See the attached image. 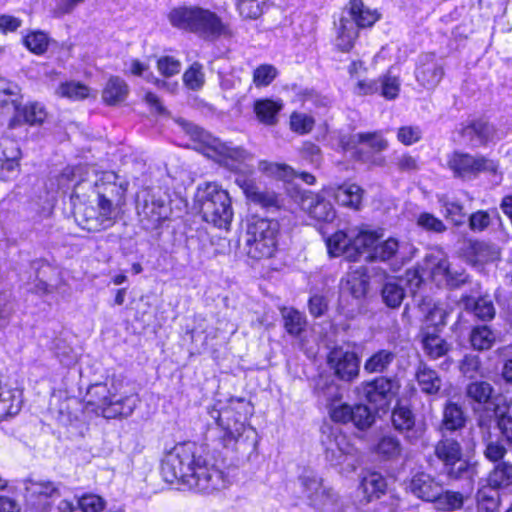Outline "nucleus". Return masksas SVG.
I'll use <instances>...</instances> for the list:
<instances>
[{"label": "nucleus", "instance_id": "49530a36", "mask_svg": "<svg viewBox=\"0 0 512 512\" xmlns=\"http://www.w3.org/2000/svg\"><path fill=\"white\" fill-rule=\"evenodd\" d=\"M470 344L478 351L489 350L496 341L494 331L487 325H477L470 333Z\"/></svg>", "mask_w": 512, "mask_h": 512}, {"label": "nucleus", "instance_id": "bb28decb", "mask_svg": "<svg viewBox=\"0 0 512 512\" xmlns=\"http://www.w3.org/2000/svg\"><path fill=\"white\" fill-rule=\"evenodd\" d=\"M467 423V416L461 405L447 401L443 407L440 431L442 434L453 433L462 430Z\"/></svg>", "mask_w": 512, "mask_h": 512}, {"label": "nucleus", "instance_id": "774afa93", "mask_svg": "<svg viewBox=\"0 0 512 512\" xmlns=\"http://www.w3.org/2000/svg\"><path fill=\"white\" fill-rule=\"evenodd\" d=\"M469 228L473 232H482L491 224V218L486 210H477L469 216Z\"/></svg>", "mask_w": 512, "mask_h": 512}, {"label": "nucleus", "instance_id": "f257e3e1", "mask_svg": "<svg viewBox=\"0 0 512 512\" xmlns=\"http://www.w3.org/2000/svg\"><path fill=\"white\" fill-rule=\"evenodd\" d=\"M195 441L183 440L166 450L159 465L162 480L177 488L199 495H213L231 485L224 467Z\"/></svg>", "mask_w": 512, "mask_h": 512}, {"label": "nucleus", "instance_id": "09e8293b", "mask_svg": "<svg viewBox=\"0 0 512 512\" xmlns=\"http://www.w3.org/2000/svg\"><path fill=\"white\" fill-rule=\"evenodd\" d=\"M373 452L383 460L398 458L401 454L400 441L395 436L384 435L373 446Z\"/></svg>", "mask_w": 512, "mask_h": 512}, {"label": "nucleus", "instance_id": "9b49d317", "mask_svg": "<svg viewBox=\"0 0 512 512\" xmlns=\"http://www.w3.org/2000/svg\"><path fill=\"white\" fill-rule=\"evenodd\" d=\"M400 388V381L396 377L377 376L361 383L364 400L377 412L390 408Z\"/></svg>", "mask_w": 512, "mask_h": 512}, {"label": "nucleus", "instance_id": "72a5a7b5", "mask_svg": "<svg viewBox=\"0 0 512 512\" xmlns=\"http://www.w3.org/2000/svg\"><path fill=\"white\" fill-rule=\"evenodd\" d=\"M56 94L60 98L70 101H84L93 97V91L87 84L77 80H66L61 82L56 90Z\"/></svg>", "mask_w": 512, "mask_h": 512}, {"label": "nucleus", "instance_id": "a18cd8bd", "mask_svg": "<svg viewBox=\"0 0 512 512\" xmlns=\"http://www.w3.org/2000/svg\"><path fill=\"white\" fill-rule=\"evenodd\" d=\"M416 307L421 313V319L426 322H434L437 317L442 318L441 304L430 295H414Z\"/></svg>", "mask_w": 512, "mask_h": 512}, {"label": "nucleus", "instance_id": "ea45409f", "mask_svg": "<svg viewBox=\"0 0 512 512\" xmlns=\"http://www.w3.org/2000/svg\"><path fill=\"white\" fill-rule=\"evenodd\" d=\"M494 389L492 385L483 380L470 382L465 389V394L471 404L480 407L486 406L492 399Z\"/></svg>", "mask_w": 512, "mask_h": 512}, {"label": "nucleus", "instance_id": "052dcab7", "mask_svg": "<svg viewBox=\"0 0 512 512\" xmlns=\"http://www.w3.org/2000/svg\"><path fill=\"white\" fill-rule=\"evenodd\" d=\"M444 208V217L450 221L454 226L459 227L465 221L464 206L457 201L445 200L442 202Z\"/></svg>", "mask_w": 512, "mask_h": 512}, {"label": "nucleus", "instance_id": "f3484780", "mask_svg": "<svg viewBox=\"0 0 512 512\" xmlns=\"http://www.w3.org/2000/svg\"><path fill=\"white\" fill-rule=\"evenodd\" d=\"M344 9L361 31L371 30L382 19L381 11L368 6L364 0H348Z\"/></svg>", "mask_w": 512, "mask_h": 512}, {"label": "nucleus", "instance_id": "0eeeda50", "mask_svg": "<svg viewBox=\"0 0 512 512\" xmlns=\"http://www.w3.org/2000/svg\"><path fill=\"white\" fill-rule=\"evenodd\" d=\"M287 196L315 223H330L336 217V211L325 195V188L319 191L304 189L293 185L286 190Z\"/></svg>", "mask_w": 512, "mask_h": 512}, {"label": "nucleus", "instance_id": "dca6fc26", "mask_svg": "<svg viewBox=\"0 0 512 512\" xmlns=\"http://www.w3.org/2000/svg\"><path fill=\"white\" fill-rule=\"evenodd\" d=\"M441 487V482L425 472H417L407 484V490L417 499L432 504L440 495Z\"/></svg>", "mask_w": 512, "mask_h": 512}, {"label": "nucleus", "instance_id": "6e6d98bb", "mask_svg": "<svg viewBox=\"0 0 512 512\" xmlns=\"http://www.w3.org/2000/svg\"><path fill=\"white\" fill-rule=\"evenodd\" d=\"M263 4L260 0H234L236 11L248 20H256L263 14Z\"/></svg>", "mask_w": 512, "mask_h": 512}, {"label": "nucleus", "instance_id": "2eb2a0df", "mask_svg": "<svg viewBox=\"0 0 512 512\" xmlns=\"http://www.w3.org/2000/svg\"><path fill=\"white\" fill-rule=\"evenodd\" d=\"M390 423L392 428L406 439L416 438L418 435L417 416L410 404L398 399L391 409Z\"/></svg>", "mask_w": 512, "mask_h": 512}, {"label": "nucleus", "instance_id": "3c124183", "mask_svg": "<svg viewBox=\"0 0 512 512\" xmlns=\"http://www.w3.org/2000/svg\"><path fill=\"white\" fill-rule=\"evenodd\" d=\"M315 119L313 116L293 111L289 116V128L297 135H307L311 133L315 127Z\"/></svg>", "mask_w": 512, "mask_h": 512}, {"label": "nucleus", "instance_id": "13d9d810", "mask_svg": "<svg viewBox=\"0 0 512 512\" xmlns=\"http://www.w3.org/2000/svg\"><path fill=\"white\" fill-rule=\"evenodd\" d=\"M184 85L193 91L200 90L205 83V76L202 71V65L194 62L183 73L182 76Z\"/></svg>", "mask_w": 512, "mask_h": 512}, {"label": "nucleus", "instance_id": "c9c22d12", "mask_svg": "<svg viewBox=\"0 0 512 512\" xmlns=\"http://www.w3.org/2000/svg\"><path fill=\"white\" fill-rule=\"evenodd\" d=\"M396 359V353L388 349L374 351L364 362V371L368 374H382L390 368Z\"/></svg>", "mask_w": 512, "mask_h": 512}, {"label": "nucleus", "instance_id": "7ed1b4c3", "mask_svg": "<svg viewBox=\"0 0 512 512\" xmlns=\"http://www.w3.org/2000/svg\"><path fill=\"white\" fill-rule=\"evenodd\" d=\"M170 25L182 32L192 33L204 39L231 37L230 24L215 11L199 5L182 4L171 8L167 14Z\"/></svg>", "mask_w": 512, "mask_h": 512}, {"label": "nucleus", "instance_id": "b1692460", "mask_svg": "<svg viewBox=\"0 0 512 512\" xmlns=\"http://www.w3.org/2000/svg\"><path fill=\"white\" fill-rule=\"evenodd\" d=\"M381 237L382 234L376 230L360 229L350 237L348 262H358L365 252L370 253L375 241Z\"/></svg>", "mask_w": 512, "mask_h": 512}, {"label": "nucleus", "instance_id": "cd10ccee", "mask_svg": "<svg viewBox=\"0 0 512 512\" xmlns=\"http://www.w3.org/2000/svg\"><path fill=\"white\" fill-rule=\"evenodd\" d=\"M282 324L285 332L293 338L300 339L308 328L306 315L295 307L281 309Z\"/></svg>", "mask_w": 512, "mask_h": 512}, {"label": "nucleus", "instance_id": "a211bd4d", "mask_svg": "<svg viewBox=\"0 0 512 512\" xmlns=\"http://www.w3.org/2000/svg\"><path fill=\"white\" fill-rule=\"evenodd\" d=\"M23 393L12 387L0 373V422L15 417L22 408Z\"/></svg>", "mask_w": 512, "mask_h": 512}, {"label": "nucleus", "instance_id": "6ab92c4d", "mask_svg": "<svg viewBox=\"0 0 512 512\" xmlns=\"http://www.w3.org/2000/svg\"><path fill=\"white\" fill-rule=\"evenodd\" d=\"M388 489L387 479L380 472L367 470L360 478L358 491L361 494V502L368 504L384 496Z\"/></svg>", "mask_w": 512, "mask_h": 512}, {"label": "nucleus", "instance_id": "473e14b6", "mask_svg": "<svg viewBox=\"0 0 512 512\" xmlns=\"http://www.w3.org/2000/svg\"><path fill=\"white\" fill-rule=\"evenodd\" d=\"M335 190V195L337 197H340L341 195L344 196V198L341 200L342 206L354 211L361 210L363 206V197L365 191L360 185L356 183L344 182L337 185Z\"/></svg>", "mask_w": 512, "mask_h": 512}, {"label": "nucleus", "instance_id": "c03bdc74", "mask_svg": "<svg viewBox=\"0 0 512 512\" xmlns=\"http://www.w3.org/2000/svg\"><path fill=\"white\" fill-rule=\"evenodd\" d=\"M350 237L344 230H337L325 238L327 252L330 257L343 256L348 261Z\"/></svg>", "mask_w": 512, "mask_h": 512}, {"label": "nucleus", "instance_id": "0e129e2a", "mask_svg": "<svg viewBox=\"0 0 512 512\" xmlns=\"http://www.w3.org/2000/svg\"><path fill=\"white\" fill-rule=\"evenodd\" d=\"M307 307L309 314L313 318H320L328 312L329 301L324 294L314 293L309 296L307 300Z\"/></svg>", "mask_w": 512, "mask_h": 512}, {"label": "nucleus", "instance_id": "a19ab883", "mask_svg": "<svg viewBox=\"0 0 512 512\" xmlns=\"http://www.w3.org/2000/svg\"><path fill=\"white\" fill-rule=\"evenodd\" d=\"M487 480L493 489H512V463L502 461L495 464Z\"/></svg>", "mask_w": 512, "mask_h": 512}, {"label": "nucleus", "instance_id": "4be33fe9", "mask_svg": "<svg viewBox=\"0 0 512 512\" xmlns=\"http://www.w3.org/2000/svg\"><path fill=\"white\" fill-rule=\"evenodd\" d=\"M495 134L494 126L488 119L480 117L467 121L459 130V135L469 140H478L480 146H487Z\"/></svg>", "mask_w": 512, "mask_h": 512}, {"label": "nucleus", "instance_id": "f03ea898", "mask_svg": "<svg viewBox=\"0 0 512 512\" xmlns=\"http://www.w3.org/2000/svg\"><path fill=\"white\" fill-rule=\"evenodd\" d=\"M214 420L216 434L212 441L222 451L236 455L256 450L260 437L256 428L250 424L254 408L250 400L244 397H230L226 405L216 408L207 407Z\"/></svg>", "mask_w": 512, "mask_h": 512}, {"label": "nucleus", "instance_id": "4d7b16f0", "mask_svg": "<svg viewBox=\"0 0 512 512\" xmlns=\"http://www.w3.org/2000/svg\"><path fill=\"white\" fill-rule=\"evenodd\" d=\"M278 71L272 64L264 63L258 65L252 74L253 84L257 88L269 86L277 77Z\"/></svg>", "mask_w": 512, "mask_h": 512}, {"label": "nucleus", "instance_id": "412c9836", "mask_svg": "<svg viewBox=\"0 0 512 512\" xmlns=\"http://www.w3.org/2000/svg\"><path fill=\"white\" fill-rule=\"evenodd\" d=\"M335 48L341 53L351 52L360 37L361 30L346 16H340L335 22Z\"/></svg>", "mask_w": 512, "mask_h": 512}, {"label": "nucleus", "instance_id": "603ef678", "mask_svg": "<svg viewBox=\"0 0 512 512\" xmlns=\"http://www.w3.org/2000/svg\"><path fill=\"white\" fill-rule=\"evenodd\" d=\"M355 139L357 144H366L374 153H381L388 148V141L381 131L359 132Z\"/></svg>", "mask_w": 512, "mask_h": 512}, {"label": "nucleus", "instance_id": "aec40b11", "mask_svg": "<svg viewBox=\"0 0 512 512\" xmlns=\"http://www.w3.org/2000/svg\"><path fill=\"white\" fill-rule=\"evenodd\" d=\"M240 187L248 201L264 209H280L283 206L280 193L273 190H261L254 181H244Z\"/></svg>", "mask_w": 512, "mask_h": 512}, {"label": "nucleus", "instance_id": "1a4fd4ad", "mask_svg": "<svg viewBox=\"0 0 512 512\" xmlns=\"http://www.w3.org/2000/svg\"><path fill=\"white\" fill-rule=\"evenodd\" d=\"M302 491L309 505L319 512H340V496L331 487L324 486L323 479L316 474H302L299 477Z\"/></svg>", "mask_w": 512, "mask_h": 512}, {"label": "nucleus", "instance_id": "423d86ee", "mask_svg": "<svg viewBox=\"0 0 512 512\" xmlns=\"http://www.w3.org/2000/svg\"><path fill=\"white\" fill-rule=\"evenodd\" d=\"M278 237L277 221L252 215L246 228L247 256L255 261L273 258L278 251Z\"/></svg>", "mask_w": 512, "mask_h": 512}, {"label": "nucleus", "instance_id": "5701e85b", "mask_svg": "<svg viewBox=\"0 0 512 512\" xmlns=\"http://www.w3.org/2000/svg\"><path fill=\"white\" fill-rule=\"evenodd\" d=\"M129 92V85L123 78L111 75L101 90V100L106 106L116 107L126 101Z\"/></svg>", "mask_w": 512, "mask_h": 512}, {"label": "nucleus", "instance_id": "864d4df0", "mask_svg": "<svg viewBox=\"0 0 512 512\" xmlns=\"http://www.w3.org/2000/svg\"><path fill=\"white\" fill-rule=\"evenodd\" d=\"M375 422V416L366 404L357 403L352 407L351 423L359 429L366 430Z\"/></svg>", "mask_w": 512, "mask_h": 512}, {"label": "nucleus", "instance_id": "58836bf2", "mask_svg": "<svg viewBox=\"0 0 512 512\" xmlns=\"http://www.w3.org/2000/svg\"><path fill=\"white\" fill-rule=\"evenodd\" d=\"M51 39L43 30H29L22 36V45L33 55L43 56L49 49Z\"/></svg>", "mask_w": 512, "mask_h": 512}, {"label": "nucleus", "instance_id": "4468645a", "mask_svg": "<svg viewBox=\"0 0 512 512\" xmlns=\"http://www.w3.org/2000/svg\"><path fill=\"white\" fill-rule=\"evenodd\" d=\"M139 216L142 228L157 238L162 235L163 224L169 220L167 207L161 199L145 201Z\"/></svg>", "mask_w": 512, "mask_h": 512}, {"label": "nucleus", "instance_id": "de8ad7c7", "mask_svg": "<svg viewBox=\"0 0 512 512\" xmlns=\"http://www.w3.org/2000/svg\"><path fill=\"white\" fill-rule=\"evenodd\" d=\"M378 95L387 101L398 98L401 90V82L398 76L393 75L390 70L382 73L378 78Z\"/></svg>", "mask_w": 512, "mask_h": 512}, {"label": "nucleus", "instance_id": "69168bd1", "mask_svg": "<svg viewBox=\"0 0 512 512\" xmlns=\"http://www.w3.org/2000/svg\"><path fill=\"white\" fill-rule=\"evenodd\" d=\"M417 225L426 231L434 233H443L447 229L441 219L429 212H422L418 215Z\"/></svg>", "mask_w": 512, "mask_h": 512}, {"label": "nucleus", "instance_id": "39448f33", "mask_svg": "<svg viewBox=\"0 0 512 512\" xmlns=\"http://www.w3.org/2000/svg\"><path fill=\"white\" fill-rule=\"evenodd\" d=\"M198 211L202 220L215 228L229 230L234 212L229 192L217 182L198 187Z\"/></svg>", "mask_w": 512, "mask_h": 512}, {"label": "nucleus", "instance_id": "f704fd0d", "mask_svg": "<svg viewBox=\"0 0 512 512\" xmlns=\"http://www.w3.org/2000/svg\"><path fill=\"white\" fill-rule=\"evenodd\" d=\"M260 167L261 171L266 176L286 185H290V187L294 185L293 181L297 179L296 170L286 163L263 161ZM287 188H289V186Z\"/></svg>", "mask_w": 512, "mask_h": 512}, {"label": "nucleus", "instance_id": "bf43d9fd", "mask_svg": "<svg viewBox=\"0 0 512 512\" xmlns=\"http://www.w3.org/2000/svg\"><path fill=\"white\" fill-rule=\"evenodd\" d=\"M396 138L404 146H412L423 138V131L417 125H402L397 129Z\"/></svg>", "mask_w": 512, "mask_h": 512}, {"label": "nucleus", "instance_id": "6e6552de", "mask_svg": "<svg viewBox=\"0 0 512 512\" xmlns=\"http://www.w3.org/2000/svg\"><path fill=\"white\" fill-rule=\"evenodd\" d=\"M434 455L442 463L443 470L450 480L471 479L474 466L469 459L464 458L459 441L442 434L434 446Z\"/></svg>", "mask_w": 512, "mask_h": 512}, {"label": "nucleus", "instance_id": "20e7f679", "mask_svg": "<svg viewBox=\"0 0 512 512\" xmlns=\"http://www.w3.org/2000/svg\"><path fill=\"white\" fill-rule=\"evenodd\" d=\"M139 403L137 393L119 395L114 381L91 384L83 397V409L105 419L129 417Z\"/></svg>", "mask_w": 512, "mask_h": 512}, {"label": "nucleus", "instance_id": "8fccbe9b", "mask_svg": "<svg viewBox=\"0 0 512 512\" xmlns=\"http://www.w3.org/2000/svg\"><path fill=\"white\" fill-rule=\"evenodd\" d=\"M444 77L441 65L421 63L416 69V79L423 86L437 85Z\"/></svg>", "mask_w": 512, "mask_h": 512}, {"label": "nucleus", "instance_id": "2f4dec72", "mask_svg": "<svg viewBox=\"0 0 512 512\" xmlns=\"http://www.w3.org/2000/svg\"><path fill=\"white\" fill-rule=\"evenodd\" d=\"M493 254L492 246L483 241H470L469 244L463 248V257L467 263L474 267L484 266L493 261Z\"/></svg>", "mask_w": 512, "mask_h": 512}, {"label": "nucleus", "instance_id": "5fc2aeb1", "mask_svg": "<svg viewBox=\"0 0 512 512\" xmlns=\"http://www.w3.org/2000/svg\"><path fill=\"white\" fill-rule=\"evenodd\" d=\"M384 303L390 308H398L404 297V288L396 282H386L381 290Z\"/></svg>", "mask_w": 512, "mask_h": 512}, {"label": "nucleus", "instance_id": "393cba45", "mask_svg": "<svg viewBox=\"0 0 512 512\" xmlns=\"http://www.w3.org/2000/svg\"><path fill=\"white\" fill-rule=\"evenodd\" d=\"M253 112L259 123L265 126H275L279 121V114L283 109L280 99L259 98L253 102Z\"/></svg>", "mask_w": 512, "mask_h": 512}, {"label": "nucleus", "instance_id": "a878e982", "mask_svg": "<svg viewBox=\"0 0 512 512\" xmlns=\"http://www.w3.org/2000/svg\"><path fill=\"white\" fill-rule=\"evenodd\" d=\"M46 118L47 112L42 105L37 102L27 103L16 109L14 116L10 120L9 127L15 128L22 124L38 126L42 125Z\"/></svg>", "mask_w": 512, "mask_h": 512}, {"label": "nucleus", "instance_id": "79ce46f5", "mask_svg": "<svg viewBox=\"0 0 512 512\" xmlns=\"http://www.w3.org/2000/svg\"><path fill=\"white\" fill-rule=\"evenodd\" d=\"M434 273L441 275L450 288H459L468 280L465 271L463 269L461 271L454 270L446 258H442L437 262L434 267Z\"/></svg>", "mask_w": 512, "mask_h": 512}, {"label": "nucleus", "instance_id": "c85d7f7f", "mask_svg": "<svg viewBox=\"0 0 512 512\" xmlns=\"http://www.w3.org/2000/svg\"><path fill=\"white\" fill-rule=\"evenodd\" d=\"M97 209L96 226L90 225V220L88 218L85 219L86 226L84 228L90 232L100 231L104 228L111 227L116 221L115 207L112 201L105 194L98 193Z\"/></svg>", "mask_w": 512, "mask_h": 512}, {"label": "nucleus", "instance_id": "e2e57ef3", "mask_svg": "<svg viewBox=\"0 0 512 512\" xmlns=\"http://www.w3.org/2000/svg\"><path fill=\"white\" fill-rule=\"evenodd\" d=\"M78 506L82 512H103L105 500L96 494L85 493L78 498Z\"/></svg>", "mask_w": 512, "mask_h": 512}, {"label": "nucleus", "instance_id": "e433bc0d", "mask_svg": "<svg viewBox=\"0 0 512 512\" xmlns=\"http://www.w3.org/2000/svg\"><path fill=\"white\" fill-rule=\"evenodd\" d=\"M398 249L399 242L397 239L389 237L381 241V238H378L365 259L367 262H386L396 256Z\"/></svg>", "mask_w": 512, "mask_h": 512}, {"label": "nucleus", "instance_id": "7c9ffc66", "mask_svg": "<svg viewBox=\"0 0 512 512\" xmlns=\"http://www.w3.org/2000/svg\"><path fill=\"white\" fill-rule=\"evenodd\" d=\"M461 302L465 310L472 313L479 320L491 321L495 317L494 304L486 296L475 298L472 295H462Z\"/></svg>", "mask_w": 512, "mask_h": 512}, {"label": "nucleus", "instance_id": "338daca9", "mask_svg": "<svg viewBox=\"0 0 512 512\" xmlns=\"http://www.w3.org/2000/svg\"><path fill=\"white\" fill-rule=\"evenodd\" d=\"M400 173H413L420 169L419 158L404 152L394 163Z\"/></svg>", "mask_w": 512, "mask_h": 512}, {"label": "nucleus", "instance_id": "ddd939ff", "mask_svg": "<svg viewBox=\"0 0 512 512\" xmlns=\"http://www.w3.org/2000/svg\"><path fill=\"white\" fill-rule=\"evenodd\" d=\"M327 363L339 380L351 382L359 375L360 358L355 351L336 346L328 352Z\"/></svg>", "mask_w": 512, "mask_h": 512}, {"label": "nucleus", "instance_id": "4c0bfd02", "mask_svg": "<svg viewBox=\"0 0 512 512\" xmlns=\"http://www.w3.org/2000/svg\"><path fill=\"white\" fill-rule=\"evenodd\" d=\"M421 344L424 353L431 360H437L445 356L450 350L447 341L437 333L423 332L421 334Z\"/></svg>", "mask_w": 512, "mask_h": 512}, {"label": "nucleus", "instance_id": "37998d69", "mask_svg": "<svg viewBox=\"0 0 512 512\" xmlns=\"http://www.w3.org/2000/svg\"><path fill=\"white\" fill-rule=\"evenodd\" d=\"M467 497L460 491L444 490L441 487L440 495L434 502L436 509L444 512L461 510L464 507Z\"/></svg>", "mask_w": 512, "mask_h": 512}, {"label": "nucleus", "instance_id": "c756f323", "mask_svg": "<svg viewBox=\"0 0 512 512\" xmlns=\"http://www.w3.org/2000/svg\"><path fill=\"white\" fill-rule=\"evenodd\" d=\"M415 380L426 395H436L442 387V380L436 370L420 361L415 370Z\"/></svg>", "mask_w": 512, "mask_h": 512}, {"label": "nucleus", "instance_id": "680f3d73", "mask_svg": "<svg viewBox=\"0 0 512 512\" xmlns=\"http://www.w3.org/2000/svg\"><path fill=\"white\" fill-rule=\"evenodd\" d=\"M156 68L163 77L170 78L180 73L181 62L173 56L164 55L156 60Z\"/></svg>", "mask_w": 512, "mask_h": 512}, {"label": "nucleus", "instance_id": "9d476101", "mask_svg": "<svg viewBox=\"0 0 512 512\" xmlns=\"http://www.w3.org/2000/svg\"><path fill=\"white\" fill-rule=\"evenodd\" d=\"M447 166L453 175L458 178H475L481 173L497 175L499 162L489 159L485 155H472L468 152L453 151L447 160Z\"/></svg>", "mask_w": 512, "mask_h": 512}, {"label": "nucleus", "instance_id": "f8f14e48", "mask_svg": "<svg viewBox=\"0 0 512 512\" xmlns=\"http://www.w3.org/2000/svg\"><path fill=\"white\" fill-rule=\"evenodd\" d=\"M22 150L18 142L12 138L0 140V181H15L22 172Z\"/></svg>", "mask_w": 512, "mask_h": 512}]
</instances>
